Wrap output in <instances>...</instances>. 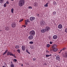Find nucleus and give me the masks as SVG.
Returning a JSON list of instances; mask_svg holds the SVG:
<instances>
[{
	"instance_id": "obj_1",
	"label": "nucleus",
	"mask_w": 67,
	"mask_h": 67,
	"mask_svg": "<svg viewBox=\"0 0 67 67\" xmlns=\"http://www.w3.org/2000/svg\"><path fill=\"white\" fill-rule=\"evenodd\" d=\"M25 3V1L24 0H20L19 3V5L20 7H22L24 5Z\"/></svg>"
},
{
	"instance_id": "obj_2",
	"label": "nucleus",
	"mask_w": 67,
	"mask_h": 67,
	"mask_svg": "<svg viewBox=\"0 0 67 67\" xmlns=\"http://www.w3.org/2000/svg\"><path fill=\"white\" fill-rule=\"evenodd\" d=\"M29 34L31 35L34 36V35H35V32L34 31L32 30L30 32Z\"/></svg>"
},
{
	"instance_id": "obj_3",
	"label": "nucleus",
	"mask_w": 67,
	"mask_h": 67,
	"mask_svg": "<svg viewBox=\"0 0 67 67\" xmlns=\"http://www.w3.org/2000/svg\"><path fill=\"white\" fill-rule=\"evenodd\" d=\"M16 24L15 22H13L12 23L11 26L13 28H14L16 27Z\"/></svg>"
},
{
	"instance_id": "obj_4",
	"label": "nucleus",
	"mask_w": 67,
	"mask_h": 67,
	"mask_svg": "<svg viewBox=\"0 0 67 67\" xmlns=\"http://www.w3.org/2000/svg\"><path fill=\"white\" fill-rule=\"evenodd\" d=\"M35 19V18L34 17L32 16L30 18V21H34Z\"/></svg>"
},
{
	"instance_id": "obj_5",
	"label": "nucleus",
	"mask_w": 67,
	"mask_h": 67,
	"mask_svg": "<svg viewBox=\"0 0 67 67\" xmlns=\"http://www.w3.org/2000/svg\"><path fill=\"white\" fill-rule=\"evenodd\" d=\"M40 24L41 25H45L46 23H45V21H42L40 22Z\"/></svg>"
},
{
	"instance_id": "obj_6",
	"label": "nucleus",
	"mask_w": 67,
	"mask_h": 67,
	"mask_svg": "<svg viewBox=\"0 0 67 67\" xmlns=\"http://www.w3.org/2000/svg\"><path fill=\"white\" fill-rule=\"evenodd\" d=\"M63 57L64 58H67V52L65 53L63 55Z\"/></svg>"
},
{
	"instance_id": "obj_7",
	"label": "nucleus",
	"mask_w": 67,
	"mask_h": 67,
	"mask_svg": "<svg viewBox=\"0 0 67 67\" xmlns=\"http://www.w3.org/2000/svg\"><path fill=\"white\" fill-rule=\"evenodd\" d=\"M9 55L10 56H13L14 58H16V57L15 56V54H13L11 52H9Z\"/></svg>"
},
{
	"instance_id": "obj_8",
	"label": "nucleus",
	"mask_w": 67,
	"mask_h": 67,
	"mask_svg": "<svg viewBox=\"0 0 67 67\" xmlns=\"http://www.w3.org/2000/svg\"><path fill=\"white\" fill-rule=\"evenodd\" d=\"M45 29L46 30V32H48V31H49L50 30V27H48V26H46Z\"/></svg>"
},
{
	"instance_id": "obj_9",
	"label": "nucleus",
	"mask_w": 67,
	"mask_h": 67,
	"mask_svg": "<svg viewBox=\"0 0 67 67\" xmlns=\"http://www.w3.org/2000/svg\"><path fill=\"white\" fill-rule=\"evenodd\" d=\"M33 38V36L31 35L29 36L28 37V39L29 40H32Z\"/></svg>"
},
{
	"instance_id": "obj_10",
	"label": "nucleus",
	"mask_w": 67,
	"mask_h": 67,
	"mask_svg": "<svg viewBox=\"0 0 67 67\" xmlns=\"http://www.w3.org/2000/svg\"><path fill=\"white\" fill-rule=\"evenodd\" d=\"M46 29H42L41 31V32L42 33H44L46 32Z\"/></svg>"
},
{
	"instance_id": "obj_11",
	"label": "nucleus",
	"mask_w": 67,
	"mask_h": 67,
	"mask_svg": "<svg viewBox=\"0 0 67 67\" xmlns=\"http://www.w3.org/2000/svg\"><path fill=\"white\" fill-rule=\"evenodd\" d=\"M58 27L59 29H61L63 28V25L61 24L59 25L58 26Z\"/></svg>"
},
{
	"instance_id": "obj_12",
	"label": "nucleus",
	"mask_w": 67,
	"mask_h": 67,
	"mask_svg": "<svg viewBox=\"0 0 67 67\" xmlns=\"http://www.w3.org/2000/svg\"><path fill=\"white\" fill-rule=\"evenodd\" d=\"M25 47L24 46H23L21 47V49L23 51H24L25 50Z\"/></svg>"
},
{
	"instance_id": "obj_13",
	"label": "nucleus",
	"mask_w": 67,
	"mask_h": 67,
	"mask_svg": "<svg viewBox=\"0 0 67 67\" xmlns=\"http://www.w3.org/2000/svg\"><path fill=\"white\" fill-rule=\"evenodd\" d=\"M57 45L54 44L52 47V49H53L54 48H56V47H57Z\"/></svg>"
},
{
	"instance_id": "obj_14",
	"label": "nucleus",
	"mask_w": 67,
	"mask_h": 67,
	"mask_svg": "<svg viewBox=\"0 0 67 67\" xmlns=\"http://www.w3.org/2000/svg\"><path fill=\"white\" fill-rule=\"evenodd\" d=\"M60 56L59 55H57L56 57V59L57 60H60Z\"/></svg>"
},
{
	"instance_id": "obj_15",
	"label": "nucleus",
	"mask_w": 67,
	"mask_h": 67,
	"mask_svg": "<svg viewBox=\"0 0 67 67\" xmlns=\"http://www.w3.org/2000/svg\"><path fill=\"white\" fill-rule=\"evenodd\" d=\"M34 5L35 7L38 6V3L37 2H35L34 4Z\"/></svg>"
},
{
	"instance_id": "obj_16",
	"label": "nucleus",
	"mask_w": 67,
	"mask_h": 67,
	"mask_svg": "<svg viewBox=\"0 0 67 67\" xmlns=\"http://www.w3.org/2000/svg\"><path fill=\"white\" fill-rule=\"evenodd\" d=\"M37 16L40 18H42V15L41 14H38Z\"/></svg>"
},
{
	"instance_id": "obj_17",
	"label": "nucleus",
	"mask_w": 67,
	"mask_h": 67,
	"mask_svg": "<svg viewBox=\"0 0 67 67\" xmlns=\"http://www.w3.org/2000/svg\"><path fill=\"white\" fill-rule=\"evenodd\" d=\"M53 39L56 40L57 38V36L56 35H54L53 36Z\"/></svg>"
},
{
	"instance_id": "obj_18",
	"label": "nucleus",
	"mask_w": 67,
	"mask_h": 67,
	"mask_svg": "<svg viewBox=\"0 0 67 67\" xmlns=\"http://www.w3.org/2000/svg\"><path fill=\"white\" fill-rule=\"evenodd\" d=\"M9 29H10L9 27L7 26L5 27V30L6 31H9Z\"/></svg>"
},
{
	"instance_id": "obj_19",
	"label": "nucleus",
	"mask_w": 67,
	"mask_h": 67,
	"mask_svg": "<svg viewBox=\"0 0 67 67\" xmlns=\"http://www.w3.org/2000/svg\"><path fill=\"white\" fill-rule=\"evenodd\" d=\"M8 52V49H6L5 52L3 53V55H4V54H6Z\"/></svg>"
},
{
	"instance_id": "obj_20",
	"label": "nucleus",
	"mask_w": 67,
	"mask_h": 67,
	"mask_svg": "<svg viewBox=\"0 0 67 67\" xmlns=\"http://www.w3.org/2000/svg\"><path fill=\"white\" fill-rule=\"evenodd\" d=\"M15 47V48H16V49H19L20 47H19V45H16Z\"/></svg>"
},
{
	"instance_id": "obj_21",
	"label": "nucleus",
	"mask_w": 67,
	"mask_h": 67,
	"mask_svg": "<svg viewBox=\"0 0 67 67\" xmlns=\"http://www.w3.org/2000/svg\"><path fill=\"white\" fill-rule=\"evenodd\" d=\"M53 15H55L56 14V11H54L52 13Z\"/></svg>"
},
{
	"instance_id": "obj_22",
	"label": "nucleus",
	"mask_w": 67,
	"mask_h": 67,
	"mask_svg": "<svg viewBox=\"0 0 67 67\" xmlns=\"http://www.w3.org/2000/svg\"><path fill=\"white\" fill-rule=\"evenodd\" d=\"M53 49L54 52H56L58 50V49L55 48H54Z\"/></svg>"
},
{
	"instance_id": "obj_23",
	"label": "nucleus",
	"mask_w": 67,
	"mask_h": 67,
	"mask_svg": "<svg viewBox=\"0 0 67 67\" xmlns=\"http://www.w3.org/2000/svg\"><path fill=\"white\" fill-rule=\"evenodd\" d=\"M48 3H47L46 4H45L44 5V7H48Z\"/></svg>"
},
{
	"instance_id": "obj_24",
	"label": "nucleus",
	"mask_w": 67,
	"mask_h": 67,
	"mask_svg": "<svg viewBox=\"0 0 67 67\" xmlns=\"http://www.w3.org/2000/svg\"><path fill=\"white\" fill-rule=\"evenodd\" d=\"M11 67H14V65L13 64H10Z\"/></svg>"
},
{
	"instance_id": "obj_25",
	"label": "nucleus",
	"mask_w": 67,
	"mask_h": 67,
	"mask_svg": "<svg viewBox=\"0 0 67 67\" xmlns=\"http://www.w3.org/2000/svg\"><path fill=\"white\" fill-rule=\"evenodd\" d=\"M4 1V0H0V3H2Z\"/></svg>"
},
{
	"instance_id": "obj_26",
	"label": "nucleus",
	"mask_w": 67,
	"mask_h": 67,
	"mask_svg": "<svg viewBox=\"0 0 67 67\" xmlns=\"http://www.w3.org/2000/svg\"><path fill=\"white\" fill-rule=\"evenodd\" d=\"M53 4L55 5H57V3H56V2L55 1H54L53 2Z\"/></svg>"
},
{
	"instance_id": "obj_27",
	"label": "nucleus",
	"mask_w": 67,
	"mask_h": 67,
	"mask_svg": "<svg viewBox=\"0 0 67 67\" xmlns=\"http://www.w3.org/2000/svg\"><path fill=\"white\" fill-rule=\"evenodd\" d=\"M17 51L19 53H21V52L20 51V49H17Z\"/></svg>"
},
{
	"instance_id": "obj_28",
	"label": "nucleus",
	"mask_w": 67,
	"mask_h": 67,
	"mask_svg": "<svg viewBox=\"0 0 67 67\" xmlns=\"http://www.w3.org/2000/svg\"><path fill=\"white\" fill-rule=\"evenodd\" d=\"M25 25H27V22L26 21V20H25Z\"/></svg>"
},
{
	"instance_id": "obj_29",
	"label": "nucleus",
	"mask_w": 67,
	"mask_h": 67,
	"mask_svg": "<svg viewBox=\"0 0 67 67\" xmlns=\"http://www.w3.org/2000/svg\"><path fill=\"white\" fill-rule=\"evenodd\" d=\"M14 11V9H13V8H12V9L11 10V11L13 13V11Z\"/></svg>"
},
{
	"instance_id": "obj_30",
	"label": "nucleus",
	"mask_w": 67,
	"mask_h": 67,
	"mask_svg": "<svg viewBox=\"0 0 67 67\" xmlns=\"http://www.w3.org/2000/svg\"><path fill=\"white\" fill-rule=\"evenodd\" d=\"M29 43L30 44H33L34 43V42L33 41H30L29 42Z\"/></svg>"
},
{
	"instance_id": "obj_31",
	"label": "nucleus",
	"mask_w": 67,
	"mask_h": 67,
	"mask_svg": "<svg viewBox=\"0 0 67 67\" xmlns=\"http://www.w3.org/2000/svg\"><path fill=\"white\" fill-rule=\"evenodd\" d=\"M65 32L67 33V28H66L65 30Z\"/></svg>"
},
{
	"instance_id": "obj_32",
	"label": "nucleus",
	"mask_w": 67,
	"mask_h": 67,
	"mask_svg": "<svg viewBox=\"0 0 67 67\" xmlns=\"http://www.w3.org/2000/svg\"><path fill=\"white\" fill-rule=\"evenodd\" d=\"M6 3H4L3 5L4 7H7V5H6Z\"/></svg>"
},
{
	"instance_id": "obj_33",
	"label": "nucleus",
	"mask_w": 67,
	"mask_h": 67,
	"mask_svg": "<svg viewBox=\"0 0 67 67\" xmlns=\"http://www.w3.org/2000/svg\"><path fill=\"white\" fill-rule=\"evenodd\" d=\"M50 46V45L49 44H47V47H49Z\"/></svg>"
},
{
	"instance_id": "obj_34",
	"label": "nucleus",
	"mask_w": 67,
	"mask_h": 67,
	"mask_svg": "<svg viewBox=\"0 0 67 67\" xmlns=\"http://www.w3.org/2000/svg\"><path fill=\"white\" fill-rule=\"evenodd\" d=\"M28 8L29 9H32V7L31 6H29L28 7Z\"/></svg>"
},
{
	"instance_id": "obj_35",
	"label": "nucleus",
	"mask_w": 67,
	"mask_h": 67,
	"mask_svg": "<svg viewBox=\"0 0 67 67\" xmlns=\"http://www.w3.org/2000/svg\"><path fill=\"white\" fill-rule=\"evenodd\" d=\"M23 21V19H21L19 21V22H22V21Z\"/></svg>"
},
{
	"instance_id": "obj_36",
	"label": "nucleus",
	"mask_w": 67,
	"mask_h": 67,
	"mask_svg": "<svg viewBox=\"0 0 67 67\" xmlns=\"http://www.w3.org/2000/svg\"><path fill=\"white\" fill-rule=\"evenodd\" d=\"M26 21L27 22H30V20L29 19H27Z\"/></svg>"
},
{
	"instance_id": "obj_37",
	"label": "nucleus",
	"mask_w": 67,
	"mask_h": 67,
	"mask_svg": "<svg viewBox=\"0 0 67 67\" xmlns=\"http://www.w3.org/2000/svg\"><path fill=\"white\" fill-rule=\"evenodd\" d=\"M26 51L27 52V53H28L29 54H30V52H29V51H28V50H26Z\"/></svg>"
},
{
	"instance_id": "obj_38",
	"label": "nucleus",
	"mask_w": 67,
	"mask_h": 67,
	"mask_svg": "<svg viewBox=\"0 0 67 67\" xmlns=\"http://www.w3.org/2000/svg\"><path fill=\"white\" fill-rule=\"evenodd\" d=\"M46 53H49V51H48V50H46Z\"/></svg>"
},
{
	"instance_id": "obj_39",
	"label": "nucleus",
	"mask_w": 67,
	"mask_h": 67,
	"mask_svg": "<svg viewBox=\"0 0 67 67\" xmlns=\"http://www.w3.org/2000/svg\"><path fill=\"white\" fill-rule=\"evenodd\" d=\"M65 49H66V47H64V48H63L62 49V51H64V50H65Z\"/></svg>"
},
{
	"instance_id": "obj_40",
	"label": "nucleus",
	"mask_w": 67,
	"mask_h": 67,
	"mask_svg": "<svg viewBox=\"0 0 67 67\" xmlns=\"http://www.w3.org/2000/svg\"><path fill=\"white\" fill-rule=\"evenodd\" d=\"M14 61L15 62H16L17 61V60H16V59H14Z\"/></svg>"
},
{
	"instance_id": "obj_41",
	"label": "nucleus",
	"mask_w": 67,
	"mask_h": 67,
	"mask_svg": "<svg viewBox=\"0 0 67 67\" xmlns=\"http://www.w3.org/2000/svg\"><path fill=\"white\" fill-rule=\"evenodd\" d=\"M46 57H49V55H48L47 54L46 55Z\"/></svg>"
},
{
	"instance_id": "obj_42",
	"label": "nucleus",
	"mask_w": 67,
	"mask_h": 67,
	"mask_svg": "<svg viewBox=\"0 0 67 67\" xmlns=\"http://www.w3.org/2000/svg\"><path fill=\"white\" fill-rule=\"evenodd\" d=\"M6 3H7V4H9V2H8V1H7L6 2Z\"/></svg>"
},
{
	"instance_id": "obj_43",
	"label": "nucleus",
	"mask_w": 67,
	"mask_h": 67,
	"mask_svg": "<svg viewBox=\"0 0 67 67\" xmlns=\"http://www.w3.org/2000/svg\"><path fill=\"white\" fill-rule=\"evenodd\" d=\"M23 26V27H26V25H24Z\"/></svg>"
},
{
	"instance_id": "obj_44",
	"label": "nucleus",
	"mask_w": 67,
	"mask_h": 67,
	"mask_svg": "<svg viewBox=\"0 0 67 67\" xmlns=\"http://www.w3.org/2000/svg\"><path fill=\"white\" fill-rule=\"evenodd\" d=\"M7 55H9V52H8L7 53Z\"/></svg>"
},
{
	"instance_id": "obj_45",
	"label": "nucleus",
	"mask_w": 67,
	"mask_h": 67,
	"mask_svg": "<svg viewBox=\"0 0 67 67\" xmlns=\"http://www.w3.org/2000/svg\"><path fill=\"white\" fill-rule=\"evenodd\" d=\"M33 60H36V58H33Z\"/></svg>"
},
{
	"instance_id": "obj_46",
	"label": "nucleus",
	"mask_w": 67,
	"mask_h": 67,
	"mask_svg": "<svg viewBox=\"0 0 67 67\" xmlns=\"http://www.w3.org/2000/svg\"><path fill=\"white\" fill-rule=\"evenodd\" d=\"M50 44H53V42H50Z\"/></svg>"
},
{
	"instance_id": "obj_47",
	"label": "nucleus",
	"mask_w": 67,
	"mask_h": 67,
	"mask_svg": "<svg viewBox=\"0 0 67 67\" xmlns=\"http://www.w3.org/2000/svg\"><path fill=\"white\" fill-rule=\"evenodd\" d=\"M44 65H47V64L46 63H44Z\"/></svg>"
},
{
	"instance_id": "obj_48",
	"label": "nucleus",
	"mask_w": 67,
	"mask_h": 67,
	"mask_svg": "<svg viewBox=\"0 0 67 67\" xmlns=\"http://www.w3.org/2000/svg\"><path fill=\"white\" fill-rule=\"evenodd\" d=\"M21 66H23V64H22Z\"/></svg>"
},
{
	"instance_id": "obj_49",
	"label": "nucleus",
	"mask_w": 67,
	"mask_h": 67,
	"mask_svg": "<svg viewBox=\"0 0 67 67\" xmlns=\"http://www.w3.org/2000/svg\"><path fill=\"white\" fill-rule=\"evenodd\" d=\"M49 56H52V55L50 54V55H49Z\"/></svg>"
},
{
	"instance_id": "obj_50",
	"label": "nucleus",
	"mask_w": 67,
	"mask_h": 67,
	"mask_svg": "<svg viewBox=\"0 0 67 67\" xmlns=\"http://www.w3.org/2000/svg\"><path fill=\"white\" fill-rule=\"evenodd\" d=\"M30 48H31V49H32V47H30Z\"/></svg>"
},
{
	"instance_id": "obj_51",
	"label": "nucleus",
	"mask_w": 67,
	"mask_h": 67,
	"mask_svg": "<svg viewBox=\"0 0 67 67\" xmlns=\"http://www.w3.org/2000/svg\"><path fill=\"white\" fill-rule=\"evenodd\" d=\"M1 31H2V30H0V32H1Z\"/></svg>"
},
{
	"instance_id": "obj_52",
	"label": "nucleus",
	"mask_w": 67,
	"mask_h": 67,
	"mask_svg": "<svg viewBox=\"0 0 67 67\" xmlns=\"http://www.w3.org/2000/svg\"><path fill=\"white\" fill-rule=\"evenodd\" d=\"M62 51H63V50H62H62H60V52H62Z\"/></svg>"
},
{
	"instance_id": "obj_53",
	"label": "nucleus",
	"mask_w": 67,
	"mask_h": 67,
	"mask_svg": "<svg viewBox=\"0 0 67 67\" xmlns=\"http://www.w3.org/2000/svg\"><path fill=\"white\" fill-rule=\"evenodd\" d=\"M3 67H7L6 66H3Z\"/></svg>"
},
{
	"instance_id": "obj_54",
	"label": "nucleus",
	"mask_w": 67,
	"mask_h": 67,
	"mask_svg": "<svg viewBox=\"0 0 67 67\" xmlns=\"http://www.w3.org/2000/svg\"><path fill=\"white\" fill-rule=\"evenodd\" d=\"M11 1H13V0H11Z\"/></svg>"
},
{
	"instance_id": "obj_55",
	"label": "nucleus",
	"mask_w": 67,
	"mask_h": 67,
	"mask_svg": "<svg viewBox=\"0 0 67 67\" xmlns=\"http://www.w3.org/2000/svg\"><path fill=\"white\" fill-rule=\"evenodd\" d=\"M59 53H60V52H59Z\"/></svg>"
}]
</instances>
